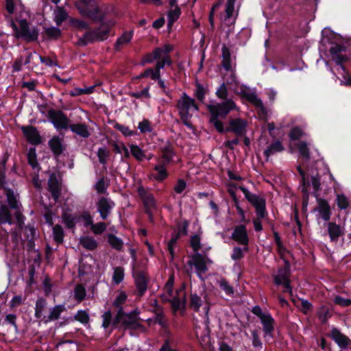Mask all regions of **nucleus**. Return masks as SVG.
<instances>
[{"mask_svg": "<svg viewBox=\"0 0 351 351\" xmlns=\"http://www.w3.org/2000/svg\"><path fill=\"white\" fill-rule=\"evenodd\" d=\"M116 22L113 19H109L102 22L99 27L95 30L87 31L82 37L79 38L77 45L85 46L90 43L103 41L109 36V32Z\"/></svg>", "mask_w": 351, "mask_h": 351, "instance_id": "f257e3e1", "label": "nucleus"}, {"mask_svg": "<svg viewBox=\"0 0 351 351\" xmlns=\"http://www.w3.org/2000/svg\"><path fill=\"white\" fill-rule=\"evenodd\" d=\"M234 108H236V105L231 99L221 104L208 106V110L211 114L210 122L218 132H223L224 131L223 123L218 118L226 117L228 112Z\"/></svg>", "mask_w": 351, "mask_h": 351, "instance_id": "f03ea898", "label": "nucleus"}, {"mask_svg": "<svg viewBox=\"0 0 351 351\" xmlns=\"http://www.w3.org/2000/svg\"><path fill=\"white\" fill-rule=\"evenodd\" d=\"M234 108H236V105L231 99L221 104L208 106V110L211 114L210 122L218 132H223L224 131L223 123L218 118L226 117L228 112Z\"/></svg>", "mask_w": 351, "mask_h": 351, "instance_id": "7ed1b4c3", "label": "nucleus"}, {"mask_svg": "<svg viewBox=\"0 0 351 351\" xmlns=\"http://www.w3.org/2000/svg\"><path fill=\"white\" fill-rule=\"evenodd\" d=\"M346 50L347 47L345 45L343 38L330 29V59L336 64L339 65L344 71L346 67L343 63L348 60V58L341 53L346 52Z\"/></svg>", "mask_w": 351, "mask_h": 351, "instance_id": "20e7f679", "label": "nucleus"}, {"mask_svg": "<svg viewBox=\"0 0 351 351\" xmlns=\"http://www.w3.org/2000/svg\"><path fill=\"white\" fill-rule=\"evenodd\" d=\"M172 50L173 46L169 44H166L161 47H158L152 53H147L143 57L142 64L152 63L154 60H158V61L156 62V69H161L165 64L171 65L172 61L169 53Z\"/></svg>", "mask_w": 351, "mask_h": 351, "instance_id": "39448f33", "label": "nucleus"}, {"mask_svg": "<svg viewBox=\"0 0 351 351\" xmlns=\"http://www.w3.org/2000/svg\"><path fill=\"white\" fill-rule=\"evenodd\" d=\"M297 170L300 173L302 178L301 191L306 196L308 195V189L312 184L315 191H318L320 187V177L317 172L312 168L306 167L305 169L302 168V165L297 166Z\"/></svg>", "mask_w": 351, "mask_h": 351, "instance_id": "423d86ee", "label": "nucleus"}, {"mask_svg": "<svg viewBox=\"0 0 351 351\" xmlns=\"http://www.w3.org/2000/svg\"><path fill=\"white\" fill-rule=\"evenodd\" d=\"M176 106L184 124L189 128H192L190 119L193 113L198 110V107L195 104V100L184 93L178 100Z\"/></svg>", "mask_w": 351, "mask_h": 351, "instance_id": "0eeeda50", "label": "nucleus"}, {"mask_svg": "<svg viewBox=\"0 0 351 351\" xmlns=\"http://www.w3.org/2000/svg\"><path fill=\"white\" fill-rule=\"evenodd\" d=\"M11 27L15 32L16 37H21L27 42L36 40L38 37V31L35 27H29L25 20L20 21V30L18 29L17 25L11 20Z\"/></svg>", "mask_w": 351, "mask_h": 351, "instance_id": "6e6552de", "label": "nucleus"}, {"mask_svg": "<svg viewBox=\"0 0 351 351\" xmlns=\"http://www.w3.org/2000/svg\"><path fill=\"white\" fill-rule=\"evenodd\" d=\"M119 323L126 328L133 329L137 328L141 326L138 315L136 312L132 311L130 313H124L121 308L118 311L112 324L116 325Z\"/></svg>", "mask_w": 351, "mask_h": 351, "instance_id": "1a4fd4ad", "label": "nucleus"}, {"mask_svg": "<svg viewBox=\"0 0 351 351\" xmlns=\"http://www.w3.org/2000/svg\"><path fill=\"white\" fill-rule=\"evenodd\" d=\"M236 0H228L225 4L224 12L220 14V28L223 30L226 27H231L234 25L237 14L234 10Z\"/></svg>", "mask_w": 351, "mask_h": 351, "instance_id": "9d476101", "label": "nucleus"}, {"mask_svg": "<svg viewBox=\"0 0 351 351\" xmlns=\"http://www.w3.org/2000/svg\"><path fill=\"white\" fill-rule=\"evenodd\" d=\"M2 189L3 190V193L6 195L7 201L10 208L16 210L14 215L17 221V226L19 229H21L24 224V217L19 210V206L16 196L14 195V192L9 189L3 187Z\"/></svg>", "mask_w": 351, "mask_h": 351, "instance_id": "9b49d317", "label": "nucleus"}, {"mask_svg": "<svg viewBox=\"0 0 351 351\" xmlns=\"http://www.w3.org/2000/svg\"><path fill=\"white\" fill-rule=\"evenodd\" d=\"M48 115L49 119L56 129L66 130L69 128L70 121L63 112L51 110H49Z\"/></svg>", "mask_w": 351, "mask_h": 351, "instance_id": "f8f14e48", "label": "nucleus"}, {"mask_svg": "<svg viewBox=\"0 0 351 351\" xmlns=\"http://www.w3.org/2000/svg\"><path fill=\"white\" fill-rule=\"evenodd\" d=\"M210 263L209 259L206 258L202 254L196 253L192 258L191 260L187 262L188 265L191 267V269H188L187 272L189 274L192 271V267L195 266L196 271L199 276L202 274L205 273L207 268V263Z\"/></svg>", "mask_w": 351, "mask_h": 351, "instance_id": "ddd939ff", "label": "nucleus"}, {"mask_svg": "<svg viewBox=\"0 0 351 351\" xmlns=\"http://www.w3.org/2000/svg\"><path fill=\"white\" fill-rule=\"evenodd\" d=\"M210 304L206 294H203V299L197 294H191L190 307L195 311H199L202 307L204 314L207 316L210 310Z\"/></svg>", "mask_w": 351, "mask_h": 351, "instance_id": "4468645a", "label": "nucleus"}, {"mask_svg": "<svg viewBox=\"0 0 351 351\" xmlns=\"http://www.w3.org/2000/svg\"><path fill=\"white\" fill-rule=\"evenodd\" d=\"M78 10L82 16L90 18L93 21H102L106 16V12L99 6L92 8L78 7Z\"/></svg>", "mask_w": 351, "mask_h": 351, "instance_id": "2eb2a0df", "label": "nucleus"}, {"mask_svg": "<svg viewBox=\"0 0 351 351\" xmlns=\"http://www.w3.org/2000/svg\"><path fill=\"white\" fill-rule=\"evenodd\" d=\"M96 206L100 217L105 220L110 215L111 210L114 206V203L109 198L101 197L97 202Z\"/></svg>", "mask_w": 351, "mask_h": 351, "instance_id": "dca6fc26", "label": "nucleus"}, {"mask_svg": "<svg viewBox=\"0 0 351 351\" xmlns=\"http://www.w3.org/2000/svg\"><path fill=\"white\" fill-rule=\"evenodd\" d=\"M247 121L237 118L230 121L229 126L226 129V132H232L237 136H243L247 132Z\"/></svg>", "mask_w": 351, "mask_h": 351, "instance_id": "f3484780", "label": "nucleus"}, {"mask_svg": "<svg viewBox=\"0 0 351 351\" xmlns=\"http://www.w3.org/2000/svg\"><path fill=\"white\" fill-rule=\"evenodd\" d=\"M330 339H332L341 349L350 346L351 348V340L346 335L343 334L337 328L330 330Z\"/></svg>", "mask_w": 351, "mask_h": 351, "instance_id": "a211bd4d", "label": "nucleus"}, {"mask_svg": "<svg viewBox=\"0 0 351 351\" xmlns=\"http://www.w3.org/2000/svg\"><path fill=\"white\" fill-rule=\"evenodd\" d=\"M231 238L240 245H247L249 239L245 227L243 225L234 228Z\"/></svg>", "mask_w": 351, "mask_h": 351, "instance_id": "6ab92c4d", "label": "nucleus"}, {"mask_svg": "<svg viewBox=\"0 0 351 351\" xmlns=\"http://www.w3.org/2000/svg\"><path fill=\"white\" fill-rule=\"evenodd\" d=\"M274 282L276 285H282L285 287V292L291 293L290 287L289 274L286 269H280L278 270V274L274 277Z\"/></svg>", "mask_w": 351, "mask_h": 351, "instance_id": "aec40b11", "label": "nucleus"}, {"mask_svg": "<svg viewBox=\"0 0 351 351\" xmlns=\"http://www.w3.org/2000/svg\"><path fill=\"white\" fill-rule=\"evenodd\" d=\"M22 130L27 140L30 143L38 145L41 143L40 136L36 128L33 126L23 127Z\"/></svg>", "mask_w": 351, "mask_h": 351, "instance_id": "412c9836", "label": "nucleus"}, {"mask_svg": "<svg viewBox=\"0 0 351 351\" xmlns=\"http://www.w3.org/2000/svg\"><path fill=\"white\" fill-rule=\"evenodd\" d=\"M136 288L141 295H143L147 288L149 278L144 271H138L134 275Z\"/></svg>", "mask_w": 351, "mask_h": 351, "instance_id": "4be33fe9", "label": "nucleus"}, {"mask_svg": "<svg viewBox=\"0 0 351 351\" xmlns=\"http://www.w3.org/2000/svg\"><path fill=\"white\" fill-rule=\"evenodd\" d=\"M48 190L51 193L55 202H57L60 195V184L55 174H51L48 180Z\"/></svg>", "mask_w": 351, "mask_h": 351, "instance_id": "5701e85b", "label": "nucleus"}, {"mask_svg": "<svg viewBox=\"0 0 351 351\" xmlns=\"http://www.w3.org/2000/svg\"><path fill=\"white\" fill-rule=\"evenodd\" d=\"M66 310L64 305L58 304L50 308L49 313L47 316H44L42 321L45 323H48L51 321L57 320L60 318L62 312Z\"/></svg>", "mask_w": 351, "mask_h": 351, "instance_id": "b1692460", "label": "nucleus"}, {"mask_svg": "<svg viewBox=\"0 0 351 351\" xmlns=\"http://www.w3.org/2000/svg\"><path fill=\"white\" fill-rule=\"evenodd\" d=\"M167 166V165L157 161V163L156 164L154 168V169L157 172V173L152 175L153 178L156 180L162 182V180L167 178L168 173L166 169Z\"/></svg>", "mask_w": 351, "mask_h": 351, "instance_id": "393cba45", "label": "nucleus"}, {"mask_svg": "<svg viewBox=\"0 0 351 351\" xmlns=\"http://www.w3.org/2000/svg\"><path fill=\"white\" fill-rule=\"evenodd\" d=\"M261 323L263 326V332L265 336H271L274 330V320L270 314H267L265 317L261 319Z\"/></svg>", "mask_w": 351, "mask_h": 351, "instance_id": "a878e982", "label": "nucleus"}, {"mask_svg": "<svg viewBox=\"0 0 351 351\" xmlns=\"http://www.w3.org/2000/svg\"><path fill=\"white\" fill-rule=\"evenodd\" d=\"M133 36V32H124L123 34L118 38L116 43H114V49L116 51H119L121 48L128 43H130Z\"/></svg>", "mask_w": 351, "mask_h": 351, "instance_id": "bb28decb", "label": "nucleus"}, {"mask_svg": "<svg viewBox=\"0 0 351 351\" xmlns=\"http://www.w3.org/2000/svg\"><path fill=\"white\" fill-rule=\"evenodd\" d=\"M69 128L73 132L84 138H88L90 135L88 127L85 124H71Z\"/></svg>", "mask_w": 351, "mask_h": 351, "instance_id": "cd10ccee", "label": "nucleus"}, {"mask_svg": "<svg viewBox=\"0 0 351 351\" xmlns=\"http://www.w3.org/2000/svg\"><path fill=\"white\" fill-rule=\"evenodd\" d=\"M284 150L282 144L279 141H276L272 143L264 151V154L266 157V160H268L269 158L274 154L280 152Z\"/></svg>", "mask_w": 351, "mask_h": 351, "instance_id": "c85d7f7f", "label": "nucleus"}, {"mask_svg": "<svg viewBox=\"0 0 351 351\" xmlns=\"http://www.w3.org/2000/svg\"><path fill=\"white\" fill-rule=\"evenodd\" d=\"M49 145L56 156L60 155L63 152L62 140L58 136H53L49 141Z\"/></svg>", "mask_w": 351, "mask_h": 351, "instance_id": "c756f323", "label": "nucleus"}, {"mask_svg": "<svg viewBox=\"0 0 351 351\" xmlns=\"http://www.w3.org/2000/svg\"><path fill=\"white\" fill-rule=\"evenodd\" d=\"M239 189L243 193L247 201L250 202L254 207L265 201L263 198H261L257 195L251 193L244 186H239Z\"/></svg>", "mask_w": 351, "mask_h": 351, "instance_id": "7c9ffc66", "label": "nucleus"}, {"mask_svg": "<svg viewBox=\"0 0 351 351\" xmlns=\"http://www.w3.org/2000/svg\"><path fill=\"white\" fill-rule=\"evenodd\" d=\"M80 243L88 250L93 251L97 247V241L92 237L85 236L80 239Z\"/></svg>", "mask_w": 351, "mask_h": 351, "instance_id": "2f4dec72", "label": "nucleus"}, {"mask_svg": "<svg viewBox=\"0 0 351 351\" xmlns=\"http://www.w3.org/2000/svg\"><path fill=\"white\" fill-rule=\"evenodd\" d=\"M317 210L322 219L327 221L329 219V206L327 201L319 199Z\"/></svg>", "mask_w": 351, "mask_h": 351, "instance_id": "473e14b6", "label": "nucleus"}, {"mask_svg": "<svg viewBox=\"0 0 351 351\" xmlns=\"http://www.w3.org/2000/svg\"><path fill=\"white\" fill-rule=\"evenodd\" d=\"M47 306V301L45 299L43 298H38L36 302V306H35V317L37 319H41L43 318V312L46 308Z\"/></svg>", "mask_w": 351, "mask_h": 351, "instance_id": "72a5a7b5", "label": "nucleus"}, {"mask_svg": "<svg viewBox=\"0 0 351 351\" xmlns=\"http://www.w3.org/2000/svg\"><path fill=\"white\" fill-rule=\"evenodd\" d=\"M68 17L65 10L60 6H57L54 10V21L58 26L60 25Z\"/></svg>", "mask_w": 351, "mask_h": 351, "instance_id": "f704fd0d", "label": "nucleus"}, {"mask_svg": "<svg viewBox=\"0 0 351 351\" xmlns=\"http://www.w3.org/2000/svg\"><path fill=\"white\" fill-rule=\"evenodd\" d=\"M0 222L1 223H12V215L8 208L5 205L0 207Z\"/></svg>", "mask_w": 351, "mask_h": 351, "instance_id": "c9c22d12", "label": "nucleus"}, {"mask_svg": "<svg viewBox=\"0 0 351 351\" xmlns=\"http://www.w3.org/2000/svg\"><path fill=\"white\" fill-rule=\"evenodd\" d=\"M173 152L171 149H164L162 152V156L157 158V161L162 164L168 165L172 160Z\"/></svg>", "mask_w": 351, "mask_h": 351, "instance_id": "e433bc0d", "label": "nucleus"}, {"mask_svg": "<svg viewBox=\"0 0 351 351\" xmlns=\"http://www.w3.org/2000/svg\"><path fill=\"white\" fill-rule=\"evenodd\" d=\"M246 99L258 108L263 114H265V109L262 101L254 93H249L245 95Z\"/></svg>", "mask_w": 351, "mask_h": 351, "instance_id": "4c0bfd02", "label": "nucleus"}, {"mask_svg": "<svg viewBox=\"0 0 351 351\" xmlns=\"http://www.w3.org/2000/svg\"><path fill=\"white\" fill-rule=\"evenodd\" d=\"M296 146L300 156L305 160H308L310 158V152L308 143L306 141H300Z\"/></svg>", "mask_w": 351, "mask_h": 351, "instance_id": "58836bf2", "label": "nucleus"}, {"mask_svg": "<svg viewBox=\"0 0 351 351\" xmlns=\"http://www.w3.org/2000/svg\"><path fill=\"white\" fill-rule=\"evenodd\" d=\"M222 65L223 68L226 71H230L232 69L231 66V58H230V53L229 51V49L226 47H223L222 48Z\"/></svg>", "mask_w": 351, "mask_h": 351, "instance_id": "ea45409f", "label": "nucleus"}, {"mask_svg": "<svg viewBox=\"0 0 351 351\" xmlns=\"http://www.w3.org/2000/svg\"><path fill=\"white\" fill-rule=\"evenodd\" d=\"M150 219L152 218V210L155 208V200L152 194L149 193L143 199Z\"/></svg>", "mask_w": 351, "mask_h": 351, "instance_id": "a19ab883", "label": "nucleus"}, {"mask_svg": "<svg viewBox=\"0 0 351 351\" xmlns=\"http://www.w3.org/2000/svg\"><path fill=\"white\" fill-rule=\"evenodd\" d=\"M53 237L54 241L58 243H62L64 237V232L61 226L56 225L53 228Z\"/></svg>", "mask_w": 351, "mask_h": 351, "instance_id": "79ce46f5", "label": "nucleus"}, {"mask_svg": "<svg viewBox=\"0 0 351 351\" xmlns=\"http://www.w3.org/2000/svg\"><path fill=\"white\" fill-rule=\"evenodd\" d=\"M173 7L174 9H172L169 12H168V26L170 27L173 25V23L175 22V21H176L180 14H181V10L180 9V8L176 4Z\"/></svg>", "mask_w": 351, "mask_h": 351, "instance_id": "37998d69", "label": "nucleus"}, {"mask_svg": "<svg viewBox=\"0 0 351 351\" xmlns=\"http://www.w3.org/2000/svg\"><path fill=\"white\" fill-rule=\"evenodd\" d=\"M336 204L340 210H345L350 206L348 197L343 194L337 193Z\"/></svg>", "mask_w": 351, "mask_h": 351, "instance_id": "c03bdc74", "label": "nucleus"}, {"mask_svg": "<svg viewBox=\"0 0 351 351\" xmlns=\"http://www.w3.org/2000/svg\"><path fill=\"white\" fill-rule=\"evenodd\" d=\"M86 295L85 288L82 285H77L74 289V298L81 302Z\"/></svg>", "mask_w": 351, "mask_h": 351, "instance_id": "a18cd8bd", "label": "nucleus"}, {"mask_svg": "<svg viewBox=\"0 0 351 351\" xmlns=\"http://www.w3.org/2000/svg\"><path fill=\"white\" fill-rule=\"evenodd\" d=\"M45 33L49 39H58L61 36V31L55 27H45Z\"/></svg>", "mask_w": 351, "mask_h": 351, "instance_id": "49530a36", "label": "nucleus"}, {"mask_svg": "<svg viewBox=\"0 0 351 351\" xmlns=\"http://www.w3.org/2000/svg\"><path fill=\"white\" fill-rule=\"evenodd\" d=\"M130 148L132 155L137 160L141 161L145 158V152L138 145H131Z\"/></svg>", "mask_w": 351, "mask_h": 351, "instance_id": "de8ad7c7", "label": "nucleus"}, {"mask_svg": "<svg viewBox=\"0 0 351 351\" xmlns=\"http://www.w3.org/2000/svg\"><path fill=\"white\" fill-rule=\"evenodd\" d=\"M108 182L104 178H100L95 184V189L99 194L106 193Z\"/></svg>", "mask_w": 351, "mask_h": 351, "instance_id": "09e8293b", "label": "nucleus"}, {"mask_svg": "<svg viewBox=\"0 0 351 351\" xmlns=\"http://www.w3.org/2000/svg\"><path fill=\"white\" fill-rule=\"evenodd\" d=\"M154 322L158 323L162 328L167 327V322L161 309H156L155 312Z\"/></svg>", "mask_w": 351, "mask_h": 351, "instance_id": "8fccbe9b", "label": "nucleus"}, {"mask_svg": "<svg viewBox=\"0 0 351 351\" xmlns=\"http://www.w3.org/2000/svg\"><path fill=\"white\" fill-rule=\"evenodd\" d=\"M108 242L113 248L117 250H121L123 247L122 240L113 234L108 235Z\"/></svg>", "mask_w": 351, "mask_h": 351, "instance_id": "3c124183", "label": "nucleus"}, {"mask_svg": "<svg viewBox=\"0 0 351 351\" xmlns=\"http://www.w3.org/2000/svg\"><path fill=\"white\" fill-rule=\"evenodd\" d=\"M124 278V269L121 267H115L112 276L113 282L118 285L119 284Z\"/></svg>", "mask_w": 351, "mask_h": 351, "instance_id": "603ef678", "label": "nucleus"}, {"mask_svg": "<svg viewBox=\"0 0 351 351\" xmlns=\"http://www.w3.org/2000/svg\"><path fill=\"white\" fill-rule=\"evenodd\" d=\"M76 321L83 324H87L89 322L90 317L86 311H78L74 317Z\"/></svg>", "mask_w": 351, "mask_h": 351, "instance_id": "864d4df0", "label": "nucleus"}, {"mask_svg": "<svg viewBox=\"0 0 351 351\" xmlns=\"http://www.w3.org/2000/svg\"><path fill=\"white\" fill-rule=\"evenodd\" d=\"M341 229L339 225L330 222V241H335L341 235Z\"/></svg>", "mask_w": 351, "mask_h": 351, "instance_id": "5fc2aeb1", "label": "nucleus"}, {"mask_svg": "<svg viewBox=\"0 0 351 351\" xmlns=\"http://www.w3.org/2000/svg\"><path fill=\"white\" fill-rule=\"evenodd\" d=\"M27 160L28 163L32 167V168L35 169L38 167V163L36 159V153L35 148H31L29 149L27 153Z\"/></svg>", "mask_w": 351, "mask_h": 351, "instance_id": "6e6d98bb", "label": "nucleus"}, {"mask_svg": "<svg viewBox=\"0 0 351 351\" xmlns=\"http://www.w3.org/2000/svg\"><path fill=\"white\" fill-rule=\"evenodd\" d=\"M62 220L66 228H73L75 226V217L71 214L64 213L62 214Z\"/></svg>", "mask_w": 351, "mask_h": 351, "instance_id": "4d7b16f0", "label": "nucleus"}, {"mask_svg": "<svg viewBox=\"0 0 351 351\" xmlns=\"http://www.w3.org/2000/svg\"><path fill=\"white\" fill-rule=\"evenodd\" d=\"M7 159L8 158L5 157L2 160L0 161V189L5 187V171Z\"/></svg>", "mask_w": 351, "mask_h": 351, "instance_id": "13d9d810", "label": "nucleus"}, {"mask_svg": "<svg viewBox=\"0 0 351 351\" xmlns=\"http://www.w3.org/2000/svg\"><path fill=\"white\" fill-rule=\"evenodd\" d=\"M97 156L100 163L105 165L109 157V151L106 147H100L97 151Z\"/></svg>", "mask_w": 351, "mask_h": 351, "instance_id": "bf43d9fd", "label": "nucleus"}, {"mask_svg": "<svg viewBox=\"0 0 351 351\" xmlns=\"http://www.w3.org/2000/svg\"><path fill=\"white\" fill-rule=\"evenodd\" d=\"M107 228V226L104 222H99L94 224L93 223L90 226V230L95 234H101L103 233Z\"/></svg>", "mask_w": 351, "mask_h": 351, "instance_id": "052dcab7", "label": "nucleus"}, {"mask_svg": "<svg viewBox=\"0 0 351 351\" xmlns=\"http://www.w3.org/2000/svg\"><path fill=\"white\" fill-rule=\"evenodd\" d=\"M127 299V295L124 292H119L117 298L113 302V306L118 308V311L120 308H122V304L125 302Z\"/></svg>", "mask_w": 351, "mask_h": 351, "instance_id": "680f3d73", "label": "nucleus"}, {"mask_svg": "<svg viewBox=\"0 0 351 351\" xmlns=\"http://www.w3.org/2000/svg\"><path fill=\"white\" fill-rule=\"evenodd\" d=\"M186 182L184 180L180 179L174 185L173 190L177 194H181L186 189Z\"/></svg>", "mask_w": 351, "mask_h": 351, "instance_id": "e2e57ef3", "label": "nucleus"}, {"mask_svg": "<svg viewBox=\"0 0 351 351\" xmlns=\"http://www.w3.org/2000/svg\"><path fill=\"white\" fill-rule=\"evenodd\" d=\"M71 23L74 27L79 30L87 29L89 27L86 22L79 19H73Z\"/></svg>", "mask_w": 351, "mask_h": 351, "instance_id": "0e129e2a", "label": "nucleus"}, {"mask_svg": "<svg viewBox=\"0 0 351 351\" xmlns=\"http://www.w3.org/2000/svg\"><path fill=\"white\" fill-rule=\"evenodd\" d=\"M160 69H156V70L154 71L151 68L147 69L144 71V75H145L146 77L149 76L152 80L159 79V77H160Z\"/></svg>", "mask_w": 351, "mask_h": 351, "instance_id": "69168bd1", "label": "nucleus"}, {"mask_svg": "<svg viewBox=\"0 0 351 351\" xmlns=\"http://www.w3.org/2000/svg\"><path fill=\"white\" fill-rule=\"evenodd\" d=\"M304 134V133L301 128L295 127L291 130L289 133V137L292 140H297L299 139Z\"/></svg>", "mask_w": 351, "mask_h": 351, "instance_id": "338daca9", "label": "nucleus"}, {"mask_svg": "<svg viewBox=\"0 0 351 351\" xmlns=\"http://www.w3.org/2000/svg\"><path fill=\"white\" fill-rule=\"evenodd\" d=\"M217 96L221 99H226L228 96V89L226 85L223 83L220 85L216 91Z\"/></svg>", "mask_w": 351, "mask_h": 351, "instance_id": "774afa93", "label": "nucleus"}]
</instances>
